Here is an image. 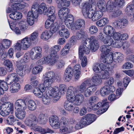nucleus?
<instances>
[{
	"mask_svg": "<svg viewBox=\"0 0 134 134\" xmlns=\"http://www.w3.org/2000/svg\"><path fill=\"white\" fill-rule=\"evenodd\" d=\"M55 10L53 6H51L48 9L46 7L44 3H42L40 5L36 2L32 5L31 11H29L27 15V21L30 25H32L34 22V18H37L38 14H41L42 13L44 15H47L49 18L52 21L55 20Z\"/></svg>",
	"mask_w": 134,
	"mask_h": 134,
	"instance_id": "obj_1",
	"label": "nucleus"
},
{
	"mask_svg": "<svg viewBox=\"0 0 134 134\" xmlns=\"http://www.w3.org/2000/svg\"><path fill=\"white\" fill-rule=\"evenodd\" d=\"M70 0H56L58 8L60 9L58 12V15L62 21H64L66 26L72 30L73 27V23L70 22L66 20V16L69 14V10L66 8L69 7L70 4Z\"/></svg>",
	"mask_w": 134,
	"mask_h": 134,
	"instance_id": "obj_2",
	"label": "nucleus"
},
{
	"mask_svg": "<svg viewBox=\"0 0 134 134\" xmlns=\"http://www.w3.org/2000/svg\"><path fill=\"white\" fill-rule=\"evenodd\" d=\"M99 47L98 39L94 36L86 39L84 44L80 46L79 49V58L81 60L84 53L88 54L91 50L92 52L96 51Z\"/></svg>",
	"mask_w": 134,
	"mask_h": 134,
	"instance_id": "obj_3",
	"label": "nucleus"
},
{
	"mask_svg": "<svg viewBox=\"0 0 134 134\" xmlns=\"http://www.w3.org/2000/svg\"><path fill=\"white\" fill-rule=\"evenodd\" d=\"M104 0L99 1L97 3V5L99 9L103 12H105L106 9L109 12H111V17L115 18L117 16V1H114L111 2L108 1L107 5Z\"/></svg>",
	"mask_w": 134,
	"mask_h": 134,
	"instance_id": "obj_4",
	"label": "nucleus"
},
{
	"mask_svg": "<svg viewBox=\"0 0 134 134\" xmlns=\"http://www.w3.org/2000/svg\"><path fill=\"white\" fill-rule=\"evenodd\" d=\"M54 74L52 72H47L43 75L44 82L43 84H40L38 88L43 93L47 88H51V85L54 80Z\"/></svg>",
	"mask_w": 134,
	"mask_h": 134,
	"instance_id": "obj_5",
	"label": "nucleus"
},
{
	"mask_svg": "<svg viewBox=\"0 0 134 134\" xmlns=\"http://www.w3.org/2000/svg\"><path fill=\"white\" fill-rule=\"evenodd\" d=\"M111 36H106L105 38L103 40V42L104 43L108 44V45H103L101 47L102 52H106L107 53H109L111 51V46H112L116 48L117 47V40H113L111 38Z\"/></svg>",
	"mask_w": 134,
	"mask_h": 134,
	"instance_id": "obj_6",
	"label": "nucleus"
},
{
	"mask_svg": "<svg viewBox=\"0 0 134 134\" xmlns=\"http://www.w3.org/2000/svg\"><path fill=\"white\" fill-rule=\"evenodd\" d=\"M128 37V35L126 34H121L119 32H118V48L122 46L123 49H125L129 47L130 45L129 42L123 41V40L127 39Z\"/></svg>",
	"mask_w": 134,
	"mask_h": 134,
	"instance_id": "obj_7",
	"label": "nucleus"
},
{
	"mask_svg": "<svg viewBox=\"0 0 134 134\" xmlns=\"http://www.w3.org/2000/svg\"><path fill=\"white\" fill-rule=\"evenodd\" d=\"M13 109V105L9 102L4 103L0 107V114L5 116L8 115Z\"/></svg>",
	"mask_w": 134,
	"mask_h": 134,
	"instance_id": "obj_8",
	"label": "nucleus"
},
{
	"mask_svg": "<svg viewBox=\"0 0 134 134\" xmlns=\"http://www.w3.org/2000/svg\"><path fill=\"white\" fill-rule=\"evenodd\" d=\"M42 48L40 46L33 48L30 51V55L32 59H39L42 57Z\"/></svg>",
	"mask_w": 134,
	"mask_h": 134,
	"instance_id": "obj_9",
	"label": "nucleus"
},
{
	"mask_svg": "<svg viewBox=\"0 0 134 134\" xmlns=\"http://www.w3.org/2000/svg\"><path fill=\"white\" fill-rule=\"evenodd\" d=\"M43 64H48L53 65L56 62L58 59V57L55 55V54L51 53V54L44 57L42 58Z\"/></svg>",
	"mask_w": 134,
	"mask_h": 134,
	"instance_id": "obj_10",
	"label": "nucleus"
},
{
	"mask_svg": "<svg viewBox=\"0 0 134 134\" xmlns=\"http://www.w3.org/2000/svg\"><path fill=\"white\" fill-rule=\"evenodd\" d=\"M80 121V123L84 125H88L94 122L96 119L94 114H88L85 116Z\"/></svg>",
	"mask_w": 134,
	"mask_h": 134,
	"instance_id": "obj_11",
	"label": "nucleus"
},
{
	"mask_svg": "<svg viewBox=\"0 0 134 134\" xmlns=\"http://www.w3.org/2000/svg\"><path fill=\"white\" fill-rule=\"evenodd\" d=\"M103 32L107 36H111L114 40L117 39V32H115V29L112 26L108 25L105 27Z\"/></svg>",
	"mask_w": 134,
	"mask_h": 134,
	"instance_id": "obj_12",
	"label": "nucleus"
},
{
	"mask_svg": "<svg viewBox=\"0 0 134 134\" xmlns=\"http://www.w3.org/2000/svg\"><path fill=\"white\" fill-rule=\"evenodd\" d=\"M76 93V91L74 87L72 86H70L68 89L67 92L66 98L68 100L70 101V102H73L76 101V96L75 93Z\"/></svg>",
	"mask_w": 134,
	"mask_h": 134,
	"instance_id": "obj_13",
	"label": "nucleus"
},
{
	"mask_svg": "<svg viewBox=\"0 0 134 134\" xmlns=\"http://www.w3.org/2000/svg\"><path fill=\"white\" fill-rule=\"evenodd\" d=\"M102 52V53L100 54V59L103 63L107 64L112 63L113 61L114 62H115V61L113 59L112 54L108 55L109 53H107L106 52Z\"/></svg>",
	"mask_w": 134,
	"mask_h": 134,
	"instance_id": "obj_14",
	"label": "nucleus"
},
{
	"mask_svg": "<svg viewBox=\"0 0 134 134\" xmlns=\"http://www.w3.org/2000/svg\"><path fill=\"white\" fill-rule=\"evenodd\" d=\"M90 4L88 2H85L82 3L81 5L82 13L83 16L86 18L91 11L90 10Z\"/></svg>",
	"mask_w": 134,
	"mask_h": 134,
	"instance_id": "obj_15",
	"label": "nucleus"
},
{
	"mask_svg": "<svg viewBox=\"0 0 134 134\" xmlns=\"http://www.w3.org/2000/svg\"><path fill=\"white\" fill-rule=\"evenodd\" d=\"M59 119L56 116H51L49 118L50 125L54 128L58 129L60 127Z\"/></svg>",
	"mask_w": 134,
	"mask_h": 134,
	"instance_id": "obj_16",
	"label": "nucleus"
},
{
	"mask_svg": "<svg viewBox=\"0 0 134 134\" xmlns=\"http://www.w3.org/2000/svg\"><path fill=\"white\" fill-rule=\"evenodd\" d=\"M115 91V88L114 86H110L107 87L103 86L100 90V93L102 96L105 97L110 94V92H113Z\"/></svg>",
	"mask_w": 134,
	"mask_h": 134,
	"instance_id": "obj_17",
	"label": "nucleus"
},
{
	"mask_svg": "<svg viewBox=\"0 0 134 134\" xmlns=\"http://www.w3.org/2000/svg\"><path fill=\"white\" fill-rule=\"evenodd\" d=\"M74 71L72 68L69 66L65 70L64 73V78L65 81L69 82L71 79L74 74Z\"/></svg>",
	"mask_w": 134,
	"mask_h": 134,
	"instance_id": "obj_18",
	"label": "nucleus"
},
{
	"mask_svg": "<svg viewBox=\"0 0 134 134\" xmlns=\"http://www.w3.org/2000/svg\"><path fill=\"white\" fill-rule=\"evenodd\" d=\"M103 15V13L101 11H97L94 12H91L86 18L91 19L92 21H95L101 18Z\"/></svg>",
	"mask_w": 134,
	"mask_h": 134,
	"instance_id": "obj_19",
	"label": "nucleus"
},
{
	"mask_svg": "<svg viewBox=\"0 0 134 134\" xmlns=\"http://www.w3.org/2000/svg\"><path fill=\"white\" fill-rule=\"evenodd\" d=\"M15 108L16 110L26 109L27 108L25 101L22 99H18L15 102L14 104Z\"/></svg>",
	"mask_w": 134,
	"mask_h": 134,
	"instance_id": "obj_20",
	"label": "nucleus"
},
{
	"mask_svg": "<svg viewBox=\"0 0 134 134\" xmlns=\"http://www.w3.org/2000/svg\"><path fill=\"white\" fill-rule=\"evenodd\" d=\"M49 88L48 90L46 91V93L48 95H49L51 98H57L58 97L59 98V90L58 87L55 86L54 88Z\"/></svg>",
	"mask_w": 134,
	"mask_h": 134,
	"instance_id": "obj_21",
	"label": "nucleus"
},
{
	"mask_svg": "<svg viewBox=\"0 0 134 134\" xmlns=\"http://www.w3.org/2000/svg\"><path fill=\"white\" fill-rule=\"evenodd\" d=\"M85 21L83 19H79L76 20L74 24L73 27H72V30L74 31L75 30H80L81 28L85 25Z\"/></svg>",
	"mask_w": 134,
	"mask_h": 134,
	"instance_id": "obj_22",
	"label": "nucleus"
},
{
	"mask_svg": "<svg viewBox=\"0 0 134 134\" xmlns=\"http://www.w3.org/2000/svg\"><path fill=\"white\" fill-rule=\"evenodd\" d=\"M19 79V77L16 74L14 73L8 75L5 79V81L8 85H10L14 82H18Z\"/></svg>",
	"mask_w": 134,
	"mask_h": 134,
	"instance_id": "obj_23",
	"label": "nucleus"
},
{
	"mask_svg": "<svg viewBox=\"0 0 134 134\" xmlns=\"http://www.w3.org/2000/svg\"><path fill=\"white\" fill-rule=\"evenodd\" d=\"M59 34L60 36L62 37L67 38L70 35V32L68 30L65 28V26L64 25H61L59 28Z\"/></svg>",
	"mask_w": 134,
	"mask_h": 134,
	"instance_id": "obj_24",
	"label": "nucleus"
},
{
	"mask_svg": "<svg viewBox=\"0 0 134 134\" xmlns=\"http://www.w3.org/2000/svg\"><path fill=\"white\" fill-rule=\"evenodd\" d=\"M60 121L61 125L63 127H67L71 124H73L75 121L73 119H69L65 117H62Z\"/></svg>",
	"mask_w": 134,
	"mask_h": 134,
	"instance_id": "obj_25",
	"label": "nucleus"
},
{
	"mask_svg": "<svg viewBox=\"0 0 134 134\" xmlns=\"http://www.w3.org/2000/svg\"><path fill=\"white\" fill-rule=\"evenodd\" d=\"M91 85V82L90 81L88 80H86L78 87V91L80 93H83L86 88Z\"/></svg>",
	"mask_w": 134,
	"mask_h": 134,
	"instance_id": "obj_26",
	"label": "nucleus"
},
{
	"mask_svg": "<svg viewBox=\"0 0 134 134\" xmlns=\"http://www.w3.org/2000/svg\"><path fill=\"white\" fill-rule=\"evenodd\" d=\"M81 66L80 64H77L74 66V73L75 80H77L81 74Z\"/></svg>",
	"mask_w": 134,
	"mask_h": 134,
	"instance_id": "obj_27",
	"label": "nucleus"
},
{
	"mask_svg": "<svg viewBox=\"0 0 134 134\" xmlns=\"http://www.w3.org/2000/svg\"><path fill=\"white\" fill-rule=\"evenodd\" d=\"M128 24V20L125 19H118V28L123 29L126 27Z\"/></svg>",
	"mask_w": 134,
	"mask_h": 134,
	"instance_id": "obj_28",
	"label": "nucleus"
},
{
	"mask_svg": "<svg viewBox=\"0 0 134 134\" xmlns=\"http://www.w3.org/2000/svg\"><path fill=\"white\" fill-rule=\"evenodd\" d=\"M125 13L129 15L133 14L134 13V6L132 3H129L126 6L125 9Z\"/></svg>",
	"mask_w": 134,
	"mask_h": 134,
	"instance_id": "obj_29",
	"label": "nucleus"
},
{
	"mask_svg": "<svg viewBox=\"0 0 134 134\" xmlns=\"http://www.w3.org/2000/svg\"><path fill=\"white\" fill-rule=\"evenodd\" d=\"M75 105L73 102H70V101L67 100L65 102L64 107L67 110L71 111L74 108Z\"/></svg>",
	"mask_w": 134,
	"mask_h": 134,
	"instance_id": "obj_30",
	"label": "nucleus"
},
{
	"mask_svg": "<svg viewBox=\"0 0 134 134\" xmlns=\"http://www.w3.org/2000/svg\"><path fill=\"white\" fill-rule=\"evenodd\" d=\"M3 65L6 66L9 72L12 71L13 70V66L12 62L9 60H4L3 63Z\"/></svg>",
	"mask_w": 134,
	"mask_h": 134,
	"instance_id": "obj_31",
	"label": "nucleus"
},
{
	"mask_svg": "<svg viewBox=\"0 0 134 134\" xmlns=\"http://www.w3.org/2000/svg\"><path fill=\"white\" fill-rule=\"evenodd\" d=\"M20 88V84L14 82L11 86L10 90L12 93L17 92Z\"/></svg>",
	"mask_w": 134,
	"mask_h": 134,
	"instance_id": "obj_32",
	"label": "nucleus"
},
{
	"mask_svg": "<svg viewBox=\"0 0 134 134\" xmlns=\"http://www.w3.org/2000/svg\"><path fill=\"white\" fill-rule=\"evenodd\" d=\"M16 117L18 119H24L25 116V109L16 110L15 112Z\"/></svg>",
	"mask_w": 134,
	"mask_h": 134,
	"instance_id": "obj_33",
	"label": "nucleus"
},
{
	"mask_svg": "<svg viewBox=\"0 0 134 134\" xmlns=\"http://www.w3.org/2000/svg\"><path fill=\"white\" fill-rule=\"evenodd\" d=\"M14 12L10 14L9 15L11 19L15 20L21 19L22 18L21 13L20 12Z\"/></svg>",
	"mask_w": 134,
	"mask_h": 134,
	"instance_id": "obj_34",
	"label": "nucleus"
},
{
	"mask_svg": "<svg viewBox=\"0 0 134 134\" xmlns=\"http://www.w3.org/2000/svg\"><path fill=\"white\" fill-rule=\"evenodd\" d=\"M16 72L17 74L21 76H23L25 75V71H23L24 66L23 65L16 64Z\"/></svg>",
	"mask_w": 134,
	"mask_h": 134,
	"instance_id": "obj_35",
	"label": "nucleus"
},
{
	"mask_svg": "<svg viewBox=\"0 0 134 134\" xmlns=\"http://www.w3.org/2000/svg\"><path fill=\"white\" fill-rule=\"evenodd\" d=\"M101 79L99 75L96 74L92 77V80L94 85H98L101 83Z\"/></svg>",
	"mask_w": 134,
	"mask_h": 134,
	"instance_id": "obj_36",
	"label": "nucleus"
},
{
	"mask_svg": "<svg viewBox=\"0 0 134 134\" xmlns=\"http://www.w3.org/2000/svg\"><path fill=\"white\" fill-rule=\"evenodd\" d=\"M52 36V34L48 31H45L43 32L41 36V39L47 40L50 38Z\"/></svg>",
	"mask_w": 134,
	"mask_h": 134,
	"instance_id": "obj_37",
	"label": "nucleus"
},
{
	"mask_svg": "<svg viewBox=\"0 0 134 134\" xmlns=\"http://www.w3.org/2000/svg\"><path fill=\"white\" fill-rule=\"evenodd\" d=\"M38 120L40 123L42 124H45L47 121V119L45 115L41 113L38 117Z\"/></svg>",
	"mask_w": 134,
	"mask_h": 134,
	"instance_id": "obj_38",
	"label": "nucleus"
},
{
	"mask_svg": "<svg viewBox=\"0 0 134 134\" xmlns=\"http://www.w3.org/2000/svg\"><path fill=\"white\" fill-rule=\"evenodd\" d=\"M124 90L123 85L121 81L118 79V98L121 95Z\"/></svg>",
	"mask_w": 134,
	"mask_h": 134,
	"instance_id": "obj_39",
	"label": "nucleus"
},
{
	"mask_svg": "<svg viewBox=\"0 0 134 134\" xmlns=\"http://www.w3.org/2000/svg\"><path fill=\"white\" fill-rule=\"evenodd\" d=\"M27 105L29 110L31 111L34 110L36 108V105L35 103L32 100H30L28 101Z\"/></svg>",
	"mask_w": 134,
	"mask_h": 134,
	"instance_id": "obj_40",
	"label": "nucleus"
},
{
	"mask_svg": "<svg viewBox=\"0 0 134 134\" xmlns=\"http://www.w3.org/2000/svg\"><path fill=\"white\" fill-rule=\"evenodd\" d=\"M108 104L109 102H107L103 103L102 107L97 111L98 113L102 114L106 111L109 107Z\"/></svg>",
	"mask_w": 134,
	"mask_h": 134,
	"instance_id": "obj_41",
	"label": "nucleus"
},
{
	"mask_svg": "<svg viewBox=\"0 0 134 134\" xmlns=\"http://www.w3.org/2000/svg\"><path fill=\"white\" fill-rule=\"evenodd\" d=\"M25 7L24 4L20 3H14L11 5V7L15 9V12L17 9L21 10L23 9Z\"/></svg>",
	"mask_w": 134,
	"mask_h": 134,
	"instance_id": "obj_42",
	"label": "nucleus"
},
{
	"mask_svg": "<svg viewBox=\"0 0 134 134\" xmlns=\"http://www.w3.org/2000/svg\"><path fill=\"white\" fill-rule=\"evenodd\" d=\"M84 100V96L81 94L76 95L75 104L79 105Z\"/></svg>",
	"mask_w": 134,
	"mask_h": 134,
	"instance_id": "obj_43",
	"label": "nucleus"
},
{
	"mask_svg": "<svg viewBox=\"0 0 134 134\" xmlns=\"http://www.w3.org/2000/svg\"><path fill=\"white\" fill-rule=\"evenodd\" d=\"M108 20L107 18H105L97 21L96 24L98 26L101 27L104 26L108 23Z\"/></svg>",
	"mask_w": 134,
	"mask_h": 134,
	"instance_id": "obj_44",
	"label": "nucleus"
},
{
	"mask_svg": "<svg viewBox=\"0 0 134 134\" xmlns=\"http://www.w3.org/2000/svg\"><path fill=\"white\" fill-rule=\"evenodd\" d=\"M76 36L78 40L83 39L85 38V34L84 31L83 30H81L79 31L76 32Z\"/></svg>",
	"mask_w": 134,
	"mask_h": 134,
	"instance_id": "obj_45",
	"label": "nucleus"
},
{
	"mask_svg": "<svg viewBox=\"0 0 134 134\" xmlns=\"http://www.w3.org/2000/svg\"><path fill=\"white\" fill-rule=\"evenodd\" d=\"M109 71H102L100 75H99L101 79H108L109 77Z\"/></svg>",
	"mask_w": 134,
	"mask_h": 134,
	"instance_id": "obj_46",
	"label": "nucleus"
},
{
	"mask_svg": "<svg viewBox=\"0 0 134 134\" xmlns=\"http://www.w3.org/2000/svg\"><path fill=\"white\" fill-rule=\"evenodd\" d=\"M12 41L7 39H3L2 43V47L5 49L8 48L10 45Z\"/></svg>",
	"mask_w": 134,
	"mask_h": 134,
	"instance_id": "obj_47",
	"label": "nucleus"
},
{
	"mask_svg": "<svg viewBox=\"0 0 134 134\" xmlns=\"http://www.w3.org/2000/svg\"><path fill=\"white\" fill-rule=\"evenodd\" d=\"M43 67L41 65H38L33 68L32 70V73L37 74L41 72L42 69Z\"/></svg>",
	"mask_w": 134,
	"mask_h": 134,
	"instance_id": "obj_48",
	"label": "nucleus"
},
{
	"mask_svg": "<svg viewBox=\"0 0 134 134\" xmlns=\"http://www.w3.org/2000/svg\"><path fill=\"white\" fill-rule=\"evenodd\" d=\"M42 97V101L43 103L46 104H48L51 101L50 98H51L49 95H47L46 93V95L44 96L43 95Z\"/></svg>",
	"mask_w": 134,
	"mask_h": 134,
	"instance_id": "obj_49",
	"label": "nucleus"
},
{
	"mask_svg": "<svg viewBox=\"0 0 134 134\" xmlns=\"http://www.w3.org/2000/svg\"><path fill=\"white\" fill-rule=\"evenodd\" d=\"M33 92L35 96L38 98H41L43 96V93L38 88V87L35 88Z\"/></svg>",
	"mask_w": 134,
	"mask_h": 134,
	"instance_id": "obj_50",
	"label": "nucleus"
},
{
	"mask_svg": "<svg viewBox=\"0 0 134 134\" xmlns=\"http://www.w3.org/2000/svg\"><path fill=\"white\" fill-rule=\"evenodd\" d=\"M98 98L97 96H93L90 97L88 100L89 104L91 105H94L96 103L98 100Z\"/></svg>",
	"mask_w": 134,
	"mask_h": 134,
	"instance_id": "obj_51",
	"label": "nucleus"
},
{
	"mask_svg": "<svg viewBox=\"0 0 134 134\" xmlns=\"http://www.w3.org/2000/svg\"><path fill=\"white\" fill-rule=\"evenodd\" d=\"M133 67V65L131 63L129 62L125 63L122 66V68L124 69H130L132 68Z\"/></svg>",
	"mask_w": 134,
	"mask_h": 134,
	"instance_id": "obj_52",
	"label": "nucleus"
},
{
	"mask_svg": "<svg viewBox=\"0 0 134 134\" xmlns=\"http://www.w3.org/2000/svg\"><path fill=\"white\" fill-rule=\"evenodd\" d=\"M61 48V47L59 45H55L54 47L51 49V51H52V53L53 54H55L56 55V53L58 52Z\"/></svg>",
	"mask_w": 134,
	"mask_h": 134,
	"instance_id": "obj_53",
	"label": "nucleus"
},
{
	"mask_svg": "<svg viewBox=\"0 0 134 134\" xmlns=\"http://www.w3.org/2000/svg\"><path fill=\"white\" fill-rule=\"evenodd\" d=\"M89 31L90 33L92 34H96L98 31L97 28L94 25H92L90 27Z\"/></svg>",
	"mask_w": 134,
	"mask_h": 134,
	"instance_id": "obj_54",
	"label": "nucleus"
},
{
	"mask_svg": "<svg viewBox=\"0 0 134 134\" xmlns=\"http://www.w3.org/2000/svg\"><path fill=\"white\" fill-rule=\"evenodd\" d=\"M14 117L13 115L9 116L6 120V123L8 124L11 125L15 121Z\"/></svg>",
	"mask_w": 134,
	"mask_h": 134,
	"instance_id": "obj_55",
	"label": "nucleus"
},
{
	"mask_svg": "<svg viewBox=\"0 0 134 134\" xmlns=\"http://www.w3.org/2000/svg\"><path fill=\"white\" fill-rule=\"evenodd\" d=\"M51 25L50 31H49L52 33V35L53 34L55 33L57 31L58 29V25L57 24H52Z\"/></svg>",
	"mask_w": 134,
	"mask_h": 134,
	"instance_id": "obj_56",
	"label": "nucleus"
},
{
	"mask_svg": "<svg viewBox=\"0 0 134 134\" xmlns=\"http://www.w3.org/2000/svg\"><path fill=\"white\" fill-rule=\"evenodd\" d=\"M64 61L62 59H61L58 61L57 65V67L58 69H60L63 67L65 65Z\"/></svg>",
	"mask_w": 134,
	"mask_h": 134,
	"instance_id": "obj_57",
	"label": "nucleus"
},
{
	"mask_svg": "<svg viewBox=\"0 0 134 134\" xmlns=\"http://www.w3.org/2000/svg\"><path fill=\"white\" fill-rule=\"evenodd\" d=\"M114 82V79L112 78H110L109 80H107L104 83L105 86L106 87L112 85Z\"/></svg>",
	"mask_w": 134,
	"mask_h": 134,
	"instance_id": "obj_58",
	"label": "nucleus"
},
{
	"mask_svg": "<svg viewBox=\"0 0 134 134\" xmlns=\"http://www.w3.org/2000/svg\"><path fill=\"white\" fill-rule=\"evenodd\" d=\"M8 83L4 81L3 83L2 84L0 87V88H2L4 92V91H7L8 89Z\"/></svg>",
	"mask_w": 134,
	"mask_h": 134,
	"instance_id": "obj_59",
	"label": "nucleus"
},
{
	"mask_svg": "<svg viewBox=\"0 0 134 134\" xmlns=\"http://www.w3.org/2000/svg\"><path fill=\"white\" fill-rule=\"evenodd\" d=\"M8 83L4 81L3 83L2 84L0 87V88H2L4 92V91H7L8 89Z\"/></svg>",
	"mask_w": 134,
	"mask_h": 134,
	"instance_id": "obj_60",
	"label": "nucleus"
},
{
	"mask_svg": "<svg viewBox=\"0 0 134 134\" xmlns=\"http://www.w3.org/2000/svg\"><path fill=\"white\" fill-rule=\"evenodd\" d=\"M20 26L21 30L22 31H24L27 29L28 24L26 23V21H23L20 22Z\"/></svg>",
	"mask_w": 134,
	"mask_h": 134,
	"instance_id": "obj_61",
	"label": "nucleus"
},
{
	"mask_svg": "<svg viewBox=\"0 0 134 134\" xmlns=\"http://www.w3.org/2000/svg\"><path fill=\"white\" fill-rule=\"evenodd\" d=\"M100 69L102 71H109L110 70V68L107 66L105 64L101 63L100 64Z\"/></svg>",
	"mask_w": 134,
	"mask_h": 134,
	"instance_id": "obj_62",
	"label": "nucleus"
},
{
	"mask_svg": "<svg viewBox=\"0 0 134 134\" xmlns=\"http://www.w3.org/2000/svg\"><path fill=\"white\" fill-rule=\"evenodd\" d=\"M90 88L89 87H87L84 92V95L86 97H89L92 93Z\"/></svg>",
	"mask_w": 134,
	"mask_h": 134,
	"instance_id": "obj_63",
	"label": "nucleus"
},
{
	"mask_svg": "<svg viewBox=\"0 0 134 134\" xmlns=\"http://www.w3.org/2000/svg\"><path fill=\"white\" fill-rule=\"evenodd\" d=\"M123 72L130 76H133V79H134V71L133 70H126L123 71Z\"/></svg>",
	"mask_w": 134,
	"mask_h": 134,
	"instance_id": "obj_64",
	"label": "nucleus"
}]
</instances>
